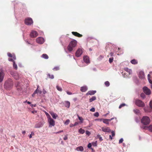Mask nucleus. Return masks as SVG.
<instances>
[{
  "mask_svg": "<svg viewBox=\"0 0 152 152\" xmlns=\"http://www.w3.org/2000/svg\"><path fill=\"white\" fill-rule=\"evenodd\" d=\"M13 85V82L12 80L11 79H9L5 81L4 87L7 89H9Z\"/></svg>",
  "mask_w": 152,
  "mask_h": 152,
  "instance_id": "f257e3e1",
  "label": "nucleus"
},
{
  "mask_svg": "<svg viewBox=\"0 0 152 152\" xmlns=\"http://www.w3.org/2000/svg\"><path fill=\"white\" fill-rule=\"evenodd\" d=\"M77 42L76 40H74L71 41L68 46V50L70 52L72 51L73 49V48L77 45Z\"/></svg>",
  "mask_w": 152,
  "mask_h": 152,
  "instance_id": "f03ea898",
  "label": "nucleus"
},
{
  "mask_svg": "<svg viewBox=\"0 0 152 152\" xmlns=\"http://www.w3.org/2000/svg\"><path fill=\"white\" fill-rule=\"evenodd\" d=\"M16 86L17 88V91L19 94L20 95L23 91V85L22 83H21L19 82L16 84Z\"/></svg>",
  "mask_w": 152,
  "mask_h": 152,
  "instance_id": "7ed1b4c3",
  "label": "nucleus"
},
{
  "mask_svg": "<svg viewBox=\"0 0 152 152\" xmlns=\"http://www.w3.org/2000/svg\"><path fill=\"white\" fill-rule=\"evenodd\" d=\"M141 122L144 125H147L150 123V120L148 117L144 116L141 119Z\"/></svg>",
  "mask_w": 152,
  "mask_h": 152,
  "instance_id": "20e7f679",
  "label": "nucleus"
},
{
  "mask_svg": "<svg viewBox=\"0 0 152 152\" xmlns=\"http://www.w3.org/2000/svg\"><path fill=\"white\" fill-rule=\"evenodd\" d=\"M10 74L16 80L19 79L21 78V75H19L18 72H11Z\"/></svg>",
  "mask_w": 152,
  "mask_h": 152,
  "instance_id": "39448f33",
  "label": "nucleus"
},
{
  "mask_svg": "<svg viewBox=\"0 0 152 152\" xmlns=\"http://www.w3.org/2000/svg\"><path fill=\"white\" fill-rule=\"evenodd\" d=\"M135 104L137 106L140 107H143L145 105L144 103L142 101L139 99L136 100Z\"/></svg>",
  "mask_w": 152,
  "mask_h": 152,
  "instance_id": "423d86ee",
  "label": "nucleus"
},
{
  "mask_svg": "<svg viewBox=\"0 0 152 152\" xmlns=\"http://www.w3.org/2000/svg\"><path fill=\"white\" fill-rule=\"evenodd\" d=\"M25 24L28 25H30L33 23V21L31 18H29L26 19L25 21Z\"/></svg>",
  "mask_w": 152,
  "mask_h": 152,
  "instance_id": "0eeeda50",
  "label": "nucleus"
},
{
  "mask_svg": "<svg viewBox=\"0 0 152 152\" xmlns=\"http://www.w3.org/2000/svg\"><path fill=\"white\" fill-rule=\"evenodd\" d=\"M83 52L82 49L79 48L76 51L75 55L77 57H79L82 55Z\"/></svg>",
  "mask_w": 152,
  "mask_h": 152,
  "instance_id": "6e6552de",
  "label": "nucleus"
},
{
  "mask_svg": "<svg viewBox=\"0 0 152 152\" xmlns=\"http://www.w3.org/2000/svg\"><path fill=\"white\" fill-rule=\"evenodd\" d=\"M48 121L50 124L49 126V127H52V126H54L55 125V121L51 118H49V119H48Z\"/></svg>",
  "mask_w": 152,
  "mask_h": 152,
  "instance_id": "1a4fd4ad",
  "label": "nucleus"
},
{
  "mask_svg": "<svg viewBox=\"0 0 152 152\" xmlns=\"http://www.w3.org/2000/svg\"><path fill=\"white\" fill-rule=\"evenodd\" d=\"M143 89L144 92L147 95H149L151 94L150 90L147 87H144Z\"/></svg>",
  "mask_w": 152,
  "mask_h": 152,
  "instance_id": "9d476101",
  "label": "nucleus"
},
{
  "mask_svg": "<svg viewBox=\"0 0 152 152\" xmlns=\"http://www.w3.org/2000/svg\"><path fill=\"white\" fill-rule=\"evenodd\" d=\"M37 42L39 44H42L44 42V39L41 37H39L36 39Z\"/></svg>",
  "mask_w": 152,
  "mask_h": 152,
  "instance_id": "9b49d317",
  "label": "nucleus"
},
{
  "mask_svg": "<svg viewBox=\"0 0 152 152\" xmlns=\"http://www.w3.org/2000/svg\"><path fill=\"white\" fill-rule=\"evenodd\" d=\"M83 60L84 62L87 64H89L90 63L89 57L87 56H83Z\"/></svg>",
  "mask_w": 152,
  "mask_h": 152,
  "instance_id": "f8f14e48",
  "label": "nucleus"
},
{
  "mask_svg": "<svg viewBox=\"0 0 152 152\" xmlns=\"http://www.w3.org/2000/svg\"><path fill=\"white\" fill-rule=\"evenodd\" d=\"M44 123L43 121H41L39 123L36 124L35 126V128H38L42 127Z\"/></svg>",
  "mask_w": 152,
  "mask_h": 152,
  "instance_id": "ddd939ff",
  "label": "nucleus"
},
{
  "mask_svg": "<svg viewBox=\"0 0 152 152\" xmlns=\"http://www.w3.org/2000/svg\"><path fill=\"white\" fill-rule=\"evenodd\" d=\"M30 35L31 37L34 38L37 37L38 35V33L36 31H32L31 32Z\"/></svg>",
  "mask_w": 152,
  "mask_h": 152,
  "instance_id": "4468645a",
  "label": "nucleus"
},
{
  "mask_svg": "<svg viewBox=\"0 0 152 152\" xmlns=\"http://www.w3.org/2000/svg\"><path fill=\"white\" fill-rule=\"evenodd\" d=\"M138 76L140 78L143 79L145 78V75L144 72L142 71H140L139 74Z\"/></svg>",
  "mask_w": 152,
  "mask_h": 152,
  "instance_id": "2eb2a0df",
  "label": "nucleus"
},
{
  "mask_svg": "<svg viewBox=\"0 0 152 152\" xmlns=\"http://www.w3.org/2000/svg\"><path fill=\"white\" fill-rule=\"evenodd\" d=\"M4 74L3 72L0 70V83L2 82L3 80Z\"/></svg>",
  "mask_w": 152,
  "mask_h": 152,
  "instance_id": "dca6fc26",
  "label": "nucleus"
},
{
  "mask_svg": "<svg viewBox=\"0 0 152 152\" xmlns=\"http://www.w3.org/2000/svg\"><path fill=\"white\" fill-rule=\"evenodd\" d=\"M102 131L104 132H110L111 130L108 127H102Z\"/></svg>",
  "mask_w": 152,
  "mask_h": 152,
  "instance_id": "f3484780",
  "label": "nucleus"
},
{
  "mask_svg": "<svg viewBox=\"0 0 152 152\" xmlns=\"http://www.w3.org/2000/svg\"><path fill=\"white\" fill-rule=\"evenodd\" d=\"M50 113L51 115L53 118L54 119H56L58 117V115L57 114L53 112H50Z\"/></svg>",
  "mask_w": 152,
  "mask_h": 152,
  "instance_id": "a211bd4d",
  "label": "nucleus"
},
{
  "mask_svg": "<svg viewBox=\"0 0 152 152\" xmlns=\"http://www.w3.org/2000/svg\"><path fill=\"white\" fill-rule=\"evenodd\" d=\"M96 92V91H89L86 94L87 95H94Z\"/></svg>",
  "mask_w": 152,
  "mask_h": 152,
  "instance_id": "6ab92c4d",
  "label": "nucleus"
},
{
  "mask_svg": "<svg viewBox=\"0 0 152 152\" xmlns=\"http://www.w3.org/2000/svg\"><path fill=\"white\" fill-rule=\"evenodd\" d=\"M88 89L87 87L86 86H83L82 87L80 88V91L83 92L86 91Z\"/></svg>",
  "mask_w": 152,
  "mask_h": 152,
  "instance_id": "aec40b11",
  "label": "nucleus"
},
{
  "mask_svg": "<svg viewBox=\"0 0 152 152\" xmlns=\"http://www.w3.org/2000/svg\"><path fill=\"white\" fill-rule=\"evenodd\" d=\"M72 33L73 35L79 37H80L82 36V35L80 34L77 32H72Z\"/></svg>",
  "mask_w": 152,
  "mask_h": 152,
  "instance_id": "412c9836",
  "label": "nucleus"
},
{
  "mask_svg": "<svg viewBox=\"0 0 152 152\" xmlns=\"http://www.w3.org/2000/svg\"><path fill=\"white\" fill-rule=\"evenodd\" d=\"M76 150L78 151H83L84 148L83 146H80L77 147Z\"/></svg>",
  "mask_w": 152,
  "mask_h": 152,
  "instance_id": "4be33fe9",
  "label": "nucleus"
},
{
  "mask_svg": "<svg viewBox=\"0 0 152 152\" xmlns=\"http://www.w3.org/2000/svg\"><path fill=\"white\" fill-rule=\"evenodd\" d=\"M65 102V106L68 108H69L70 105V102L68 101H66Z\"/></svg>",
  "mask_w": 152,
  "mask_h": 152,
  "instance_id": "5701e85b",
  "label": "nucleus"
},
{
  "mask_svg": "<svg viewBox=\"0 0 152 152\" xmlns=\"http://www.w3.org/2000/svg\"><path fill=\"white\" fill-rule=\"evenodd\" d=\"M125 70L129 73V74H130L132 73V71L131 69H129L127 68H124Z\"/></svg>",
  "mask_w": 152,
  "mask_h": 152,
  "instance_id": "b1692460",
  "label": "nucleus"
},
{
  "mask_svg": "<svg viewBox=\"0 0 152 152\" xmlns=\"http://www.w3.org/2000/svg\"><path fill=\"white\" fill-rule=\"evenodd\" d=\"M79 124V122H76L74 124H70V127H72L73 126H76V125H78V124Z\"/></svg>",
  "mask_w": 152,
  "mask_h": 152,
  "instance_id": "393cba45",
  "label": "nucleus"
},
{
  "mask_svg": "<svg viewBox=\"0 0 152 152\" xmlns=\"http://www.w3.org/2000/svg\"><path fill=\"white\" fill-rule=\"evenodd\" d=\"M96 99V97L95 96H93L91 98H90L89 99V101L90 102H91L94 100Z\"/></svg>",
  "mask_w": 152,
  "mask_h": 152,
  "instance_id": "a878e982",
  "label": "nucleus"
},
{
  "mask_svg": "<svg viewBox=\"0 0 152 152\" xmlns=\"http://www.w3.org/2000/svg\"><path fill=\"white\" fill-rule=\"evenodd\" d=\"M109 121H108V119H103V122L107 124H109Z\"/></svg>",
  "mask_w": 152,
  "mask_h": 152,
  "instance_id": "bb28decb",
  "label": "nucleus"
},
{
  "mask_svg": "<svg viewBox=\"0 0 152 152\" xmlns=\"http://www.w3.org/2000/svg\"><path fill=\"white\" fill-rule=\"evenodd\" d=\"M42 57L45 59H48V55L45 54H43Z\"/></svg>",
  "mask_w": 152,
  "mask_h": 152,
  "instance_id": "cd10ccee",
  "label": "nucleus"
},
{
  "mask_svg": "<svg viewBox=\"0 0 152 152\" xmlns=\"http://www.w3.org/2000/svg\"><path fill=\"white\" fill-rule=\"evenodd\" d=\"M39 87V85L37 86V88L36 90L34 91V93H33V94H36L38 93V91H39V90L38 88Z\"/></svg>",
  "mask_w": 152,
  "mask_h": 152,
  "instance_id": "c85d7f7f",
  "label": "nucleus"
},
{
  "mask_svg": "<svg viewBox=\"0 0 152 152\" xmlns=\"http://www.w3.org/2000/svg\"><path fill=\"white\" fill-rule=\"evenodd\" d=\"M85 132V130L81 128L79 130V132L81 134H83Z\"/></svg>",
  "mask_w": 152,
  "mask_h": 152,
  "instance_id": "c756f323",
  "label": "nucleus"
},
{
  "mask_svg": "<svg viewBox=\"0 0 152 152\" xmlns=\"http://www.w3.org/2000/svg\"><path fill=\"white\" fill-rule=\"evenodd\" d=\"M134 112L136 114H138L140 113V111L137 109H134L133 110Z\"/></svg>",
  "mask_w": 152,
  "mask_h": 152,
  "instance_id": "7c9ffc66",
  "label": "nucleus"
},
{
  "mask_svg": "<svg viewBox=\"0 0 152 152\" xmlns=\"http://www.w3.org/2000/svg\"><path fill=\"white\" fill-rule=\"evenodd\" d=\"M131 62L132 64H137V62L136 60L135 59H133L131 61Z\"/></svg>",
  "mask_w": 152,
  "mask_h": 152,
  "instance_id": "2f4dec72",
  "label": "nucleus"
},
{
  "mask_svg": "<svg viewBox=\"0 0 152 152\" xmlns=\"http://www.w3.org/2000/svg\"><path fill=\"white\" fill-rule=\"evenodd\" d=\"M13 67L15 69H17L18 68L17 65L16 64L15 61H13Z\"/></svg>",
  "mask_w": 152,
  "mask_h": 152,
  "instance_id": "473e14b6",
  "label": "nucleus"
},
{
  "mask_svg": "<svg viewBox=\"0 0 152 152\" xmlns=\"http://www.w3.org/2000/svg\"><path fill=\"white\" fill-rule=\"evenodd\" d=\"M56 87L58 91H62V90L61 88L60 87H59L58 85H57Z\"/></svg>",
  "mask_w": 152,
  "mask_h": 152,
  "instance_id": "72a5a7b5",
  "label": "nucleus"
},
{
  "mask_svg": "<svg viewBox=\"0 0 152 152\" xmlns=\"http://www.w3.org/2000/svg\"><path fill=\"white\" fill-rule=\"evenodd\" d=\"M105 86L107 87H108L110 85V83L108 81H106L104 83Z\"/></svg>",
  "mask_w": 152,
  "mask_h": 152,
  "instance_id": "f704fd0d",
  "label": "nucleus"
},
{
  "mask_svg": "<svg viewBox=\"0 0 152 152\" xmlns=\"http://www.w3.org/2000/svg\"><path fill=\"white\" fill-rule=\"evenodd\" d=\"M47 76L48 77L50 78L53 79L54 78V77L53 75H50L49 74H47Z\"/></svg>",
  "mask_w": 152,
  "mask_h": 152,
  "instance_id": "c9c22d12",
  "label": "nucleus"
},
{
  "mask_svg": "<svg viewBox=\"0 0 152 152\" xmlns=\"http://www.w3.org/2000/svg\"><path fill=\"white\" fill-rule=\"evenodd\" d=\"M78 118L80 120L81 123H83V119L81 117L79 116L78 115H77Z\"/></svg>",
  "mask_w": 152,
  "mask_h": 152,
  "instance_id": "e433bc0d",
  "label": "nucleus"
},
{
  "mask_svg": "<svg viewBox=\"0 0 152 152\" xmlns=\"http://www.w3.org/2000/svg\"><path fill=\"white\" fill-rule=\"evenodd\" d=\"M97 137L99 139V140L100 141H102L103 140L102 137L99 134H98L97 136Z\"/></svg>",
  "mask_w": 152,
  "mask_h": 152,
  "instance_id": "4c0bfd02",
  "label": "nucleus"
},
{
  "mask_svg": "<svg viewBox=\"0 0 152 152\" xmlns=\"http://www.w3.org/2000/svg\"><path fill=\"white\" fill-rule=\"evenodd\" d=\"M70 120L69 119H67L66 121L64 122V124L65 125H68L70 122Z\"/></svg>",
  "mask_w": 152,
  "mask_h": 152,
  "instance_id": "58836bf2",
  "label": "nucleus"
},
{
  "mask_svg": "<svg viewBox=\"0 0 152 152\" xmlns=\"http://www.w3.org/2000/svg\"><path fill=\"white\" fill-rule=\"evenodd\" d=\"M59 69V67L58 66H56L54 67L53 69V70L54 71L58 70Z\"/></svg>",
  "mask_w": 152,
  "mask_h": 152,
  "instance_id": "ea45409f",
  "label": "nucleus"
},
{
  "mask_svg": "<svg viewBox=\"0 0 152 152\" xmlns=\"http://www.w3.org/2000/svg\"><path fill=\"white\" fill-rule=\"evenodd\" d=\"M148 129L150 131L152 132V125H150L148 127Z\"/></svg>",
  "mask_w": 152,
  "mask_h": 152,
  "instance_id": "a19ab883",
  "label": "nucleus"
},
{
  "mask_svg": "<svg viewBox=\"0 0 152 152\" xmlns=\"http://www.w3.org/2000/svg\"><path fill=\"white\" fill-rule=\"evenodd\" d=\"M126 105V104H125V103H123V104H121L119 107V109H120L122 107H124Z\"/></svg>",
  "mask_w": 152,
  "mask_h": 152,
  "instance_id": "79ce46f5",
  "label": "nucleus"
},
{
  "mask_svg": "<svg viewBox=\"0 0 152 152\" xmlns=\"http://www.w3.org/2000/svg\"><path fill=\"white\" fill-rule=\"evenodd\" d=\"M99 113L98 112H96L94 114V116L95 117H98L99 116Z\"/></svg>",
  "mask_w": 152,
  "mask_h": 152,
  "instance_id": "37998d69",
  "label": "nucleus"
},
{
  "mask_svg": "<svg viewBox=\"0 0 152 152\" xmlns=\"http://www.w3.org/2000/svg\"><path fill=\"white\" fill-rule=\"evenodd\" d=\"M45 113L48 118V119H49V118H51L50 115L48 113H47V112H45Z\"/></svg>",
  "mask_w": 152,
  "mask_h": 152,
  "instance_id": "c03bdc74",
  "label": "nucleus"
},
{
  "mask_svg": "<svg viewBox=\"0 0 152 152\" xmlns=\"http://www.w3.org/2000/svg\"><path fill=\"white\" fill-rule=\"evenodd\" d=\"M34 135V133L33 132H31V134L29 136V137L30 138H31L32 137V135Z\"/></svg>",
  "mask_w": 152,
  "mask_h": 152,
  "instance_id": "a18cd8bd",
  "label": "nucleus"
},
{
  "mask_svg": "<svg viewBox=\"0 0 152 152\" xmlns=\"http://www.w3.org/2000/svg\"><path fill=\"white\" fill-rule=\"evenodd\" d=\"M140 96L142 98H144L145 97V95L144 94L142 93L140 95Z\"/></svg>",
  "mask_w": 152,
  "mask_h": 152,
  "instance_id": "49530a36",
  "label": "nucleus"
},
{
  "mask_svg": "<svg viewBox=\"0 0 152 152\" xmlns=\"http://www.w3.org/2000/svg\"><path fill=\"white\" fill-rule=\"evenodd\" d=\"M113 58H110L109 59V62L110 63H111L113 60Z\"/></svg>",
  "mask_w": 152,
  "mask_h": 152,
  "instance_id": "de8ad7c7",
  "label": "nucleus"
},
{
  "mask_svg": "<svg viewBox=\"0 0 152 152\" xmlns=\"http://www.w3.org/2000/svg\"><path fill=\"white\" fill-rule=\"evenodd\" d=\"M90 111L91 112H94L95 111V109L94 107H92L90 110Z\"/></svg>",
  "mask_w": 152,
  "mask_h": 152,
  "instance_id": "09e8293b",
  "label": "nucleus"
},
{
  "mask_svg": "<svg viewBox=\"0 0 152 152\" xmlns=\"http://www.w3.org/2000/svg\"><path fill=\"white\" fill-rule=\"evenodd\" d=\"M124 141V140L123 138H121L119 140V144H120L123 142Z\"/></svg>",
  "mask_w": 152,
  "mask_h": 152,
  "instance_id": "8fccbe9b",
  "label": "nucleus"
},
{
  "mask_svg": "<svg viewBox=\"0 0 152 152\" xmlns=\"http://www.w3.org/2000/svg\"><path fill=\"white\" fill-rule=\"evenodd\" d=\"M7 55H8V56L9 57H12V55L11 53H7Z\"/></svg>",
  "mask_w": 152,
  "mask_h": 152,
  "instance_id": "3c124183",
  "label": "nucleus"
},
{
  "mask_svg": "<svg viewBox=\"0 0 152 152\" xmlns=\"http://www.w3.org/2000/svg\"><path fill=\"white\" fill-rule=\"evenodd\" d=\"M111 133L112 136V137L114 136L115 135V133L114 131H113L111 132Z\"/></svg>",
  "mask_w": 152,
  "mask_h": 152,
  "instance_id": "603ef678",
  "label": "nucleus"
},
{
  "mask_svg": "<svg viewBox=\"0 0 152 152\" xmlns=\"http://www.w3.org/2000/svg\"><path fill=\"white\" fill-rule=\"evenodd\" d=\"M86 134L87 135L89 136L90 134L91 133H90V132H89V131H86Z\"/></svg>",
  "mask_w": 152,
  "mask_h": 152,
  "instance_id": "864d4df0",
  "label": "nucleus"
},
{
  "mask_svg": "<svg viewBox=\"0 0 152 152\" xmlns=\"http://www.w3.org/2000/svg\"><path fill=\"white\" fill-rule=\"evenodd\" d=\"M92 144L93 145L96 146L97 145V144H96V141L95 142H93L92 143Z\"/></svg>",
  "mask_w": 152,
  "mask_h": 152,
  "instance_id": "5fc2aeb1",
  "label": "nucleus"
},
{
  "mask_svg": "<svg viewBox=\"0 0 152 152\" xmlns=\"http://www.w3.org/2000/svg\"><path fill=\"white\" fill-rule=\"evenodd\" d=\"M150 107L152 109V100L150 102Z\"/></svg>",
  "mask_w": 152,
  "mask_h": 152,
  "instance_id": "6e6d98bb",
  "label": "nucleus"
},
{
  "mask_svg": "<svg viewBox=\"0 0 152 152\" xmlns=\"http://www.w3.org/2000/svg\"><path fill=\"white\" fill-rule=\"evenodd\" d=\"M91 146L92 145L90 143L88 145V147L89 148H90L91 147Z\"/></svg>",
  "mask_w": 152,
  "mask_h": 152,
  "instance_id": "4d7b16f0",
  "label": "nucleus"
},
{
  "mask_svg": "<svg viewBox=\"0 0 152 152\" xmlns=\"http://www.w3.org/2000/svg\"><path fill=\"white\" fill-rule=\"evenodd\" d=\"M67 139H68V137L67 136V135H65L64 137V140H66Z\"/></svg>",
  "mask_w": 152,
  "mask_h": 152,
  "instance_id": "13d9d810",
  "label": "nucleus"
},
{
  "mask_svg": "<svg viewBox=\"0 0 152 152\" xmlns=\"http://www.w3.org/2000/svg\"><path fill=\"white\" fill-rule=\"evenodd\" d=\"M12 59H13V60L14 61V60H15L16 59L15 56L14 55H12Z\"/></svg>",
  "mask_w": 152,
  "mask_h": 152,
  "instance_id": "bf43d9fd",
  "label": "nucleus"
},
{
  "mask_svg": "<svg viewBox=\"0 0 152 152\" xmlns=\"http://www.w3.org/2000/svg\"><path fill=\"white\" fill-rule=\"evenodd\" d=\"M66 92L67 94H68V95H71L72 94V93L71 92L68 91H67Z\"/></svg>",
  "mask_w": 152,
  "mask_h": 152,
  "instance_id": "052dcab7",
  "label": "nucleus"
},
{
  "mask_svg": "<svg viewBox=\"0 0 152 152\" xmlns=\"http://www.w3.org/2000/svg\"><path fill=\"white\" fill-rule=\"evenodd\" d=\"M8 60L9 61H12L13 62V61H15L13 60V59H12V58H9L8 59Z\"/></svg>",
  "mask_w": 152,
  "mask_h": 152,
  "instance_id": "680f3d73",
  "label": "nucleus"
},
{
  "mask_svg": "<svg viewBox=\"0 0 152 152\" xmlns=\"http://www.w3.org/2000/svg\"><path fill=\"white\" fill-rule=\"evenodd\" d=\"M148 80L149 83H150L151 84H152V81L150 80V78L148 79Z\"/></svg>",
  "mask_w": 152,
  "mask_h": 152,
  "instance_id": "e2e57ef3",
  "label": "nucleus"
},
{
  "mask_svg": "<svg viewBox=\"0 0 152 152\" xmlns=\"http://www.w3.org/2000/svg\"><path fill=\"white\" fill-rule=\"evenodd\" d=\"M43 94H45L47 93V92L44 89H43Z\"/></svg>",
  "mask_w": 152,
  "mask_h": 152,
  "instance_id": "0e129e2a",
  "label": "nucleus"
},
{
  "mask_svg": "<svg viewBox=\"0 0 152 152\" xmlns=\"http://www.w3.org/2000/svg\"><path fill=\"white\" fill-rule=\"evenodd\" d=\"M63 132V130H61V131H59L57 132H56V134H58V133H59L61 132Z\"/></svg>",
  "mask_w": 152,
  "mask_h": 152,
  "instance_id": "69168bd1",
  "label": "nucleus"
},
{
  "mask_svg": "<svg viewBox=\"0 0 152 152\" xmlns=\"http://www.w3.org/2000/svg\"><path fill=\"white\" fill-rule=\"evenodd\" d=\"M31 113H37V111L36 110H34L31 112Z\"/></svg>",
  "mask_w": 152,
  "mask_h": 152,
  "instance_id": "338daca9",
  "label": "nucleus"
},
{
  "mask_svg": "<svg viewBox=\"0 0 152 152\" xmlns=\"http://www.w3.org/2000/svg\"><path fill=\"white\" fill-rule=\"evenodd\" d=\"M109 113H110L109 111H108V113H107L106 114L104 115V116L105 117H106L107 115H108Z\"/></svg>",
  "mask_w": 152,
  "mask_h": 152,
  "instance_id": "774afa93",
  "label": "nucleus"
}]
</instances>
